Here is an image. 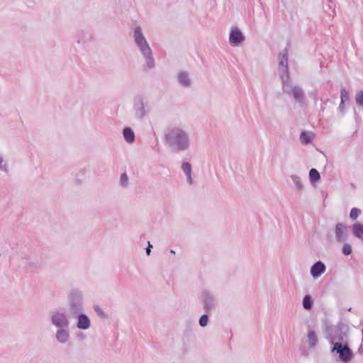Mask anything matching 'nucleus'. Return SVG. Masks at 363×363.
Here are the masks:
<instances>
[{
  "instance_id": "29",
  "label": "nucleus",
  "mask_w": 363,
  "mask_h": 363,
  "mask_svg": "<svg viewBox=\"0 0 363 363\" xmlns=\"http://www.w3.org/2000/svg\"><path fill=\"white\" fill-rule=\"evenodd\" d=\"M340 99H341V101H342V102H345V100H347L349 99V93L345 89V88H342V89H341Z\"/></svg>"
},
{
  "instance_id": "4",
  "label": "nucleus",
  "mask_w": 363,
  "mask_h": 363,
  "mask_svg": "<svg viewBox=\"0 0 363 363\" xmlns=\"http://www.w3.org/2000/svg\"><path fill=\"white\" fill-rule=\"evenodd\" d=\"M347 334L344 325H338L331 330L328 337L329 342L333 345L337 343H347Z\"/></svg>"
},
{
  "instance_id": "10",
  "label": "nucleus",
  "mask_w": 363,
  "mask_h": 363,
  "mask_svg": "<svg viewBox=\"0 0 363 363\" xmlns=\"http://www.w3.org/2000/svg\"><path fill=\"white\" fill-rule=\"evenodd\" d=\"M245 37L244 34L238 27L231 28L229 35V43L231 45L239 46L245 41Z\"/></svg>"
},
{
  "instance_id": "33",
  "label": "nucleus",
  "mask_w": 363,
  "mask_h": 363,
  "mask_svg": "<svg viewBox=\"0 0 363 363\" xmlns=\"http://www.w3.org/2000/svg\"><path fill=\"white\" fill-rule=\"evenodd\" d=\"M152 247V245L150 244V242H148V246L145 249L146 250V253L147 255H150V252H151V248Z\"/></svg>"
},
{
  "instance_id": "24",
  "label": "nucleus",
  "mask_w": 363,
  "mask_h": 363,
  "mask_svg": "<svg viewBox=\"0 0 363 363\" xmlns=\"http://www.w3.org/2000/svg\"><path fill=\"white\" fill-rule=\"evenodd\" d=\"M291 179L294 182V183L295 184L296 189L300 191H303V185L302 184V182H301L300 177L296 175H292Z\"/></svg>"
},
{
  "instance_id": "5",
  "label": "nucleus",
  "mask_w": 363,
  "mask_h": 363,
  "mask_svg": "<svg viewBox=\"0 0 363 363\" xmlns=\"http://www.w3.org/2000/svg\"><path fill=\"white\" fill-rule=\"evenodd\" d=\"M50 321L57 329L69 328V325L68 315L62 310L52 311L50 314Z\"/></svg>"
},
{
  "instance_id": "16",
  "label": "nucleus",
  "mask_w": 363,
  "mask_h": 363,
  "mask_svg": "<svg viewBox=\"0 0 363 363\" xmlns=\"http://www.w3.org/2000/svg\"><path fill=\"white\" fill-rule=\"evenodd\" d=\"M178 81L181 85L185 87L191 86V79L186 72H180L178 74Z\"/></svg>"
},
{
  "instance_id": "35",
  "label": "nucleus",
  "mask_w": 363,
  "mask_h": 363,
  "mask_svg": "<svg viewBox=\"0 0 363 363\" xmlns=\"http://www.w3.org/2000/svg\"><path fill=\"white\" fill-rule=\"evenodd\" d=\"M170 252H171L172 254H175V251H174V250H170Z\"/></svg>"
},
{
  "instance_id": "2",
  "label": "nucleus",
  "mask_w": 363,
  "mask_h": 363,
  "mask_svg": "<svg viewBox=\"0 0 363 363\" xmlns=\"http://www.w3.org/2000/svg\"><path fill=\"white\" fill-rule=\"evenodd\" d=\"M133 39L136 46L138 47L146 62L147 67L149 69L154 68L155 66V62L152 56V49L143 33L142 28L140 26H136L134 28Z\"/></svg>"
},
{
  "instance_id": "23",
  "label": "nucleus",
  "mask_w": 363,
  "mask_h": 363,
  "mask_svg": "<svg viewBox=\"0 0 363 363\" xmlns=\"http://www.w3.org/2000/svg\"><path fill=\"white\" fill-rule=\"evenodd\" d=\"M301 142L303 144H308L312 140V135L310 133L303 132L300 135Z\"/></svg>"
},
{
  "instance_id": "27",
  "label": "nucleus",
  "mask_w": 363,
  "mask_h": 363,
  "mask_svg": "<svg viewBox=\"0 0 363 363\" xmlns=\"http://www.w3.org/2000/svg\"><path fill=\"white\" fill-rule=\"evenodd\" d=\"M342 252L345 255H350L352 252V246L349 243H344Z\"/></svg>"
},
{
  "instance_id": "12",
  "label": "nucleus",
  "mask_w": 363,
  "mask_h": 363,
  "mask_svg": "<svg viewBox=\"0 0 363 363\" xmlns=\"http://www.w3.org/2000/svg\"><path fill=\"white\" fill-rule=\"evenodd\" d=\"M135 115L139 118L142 119L146 114L145 111V104L144 101V99L141 96H136L134 99V105H133Z\"/></svg>"
},
{
  "instance_id": "32",
  "label": "nucleus",
  "mask_w": 363,
  "mask_h": 363,
  "mask_svg": "<svg viewBox=\"0 0 363 363\" xmlns=\"http://www.w3.org/2000/svg\"><path fill=\"white\" fill-rule=\"evenodd\" d=\"M2 162H3V158H2V157L0 155V169H1V170H3V171L6 172V171H7L6 165V164H4V165H3V166H2V165H1Z\"/></svg>"
},
{
  "instance_id": "13",
  "label": "nucleus",
  "mask_w": 363,
  "mask_h": 363,
  "mask_svg": "<svg viewBox=\"0 0 363 363\" xmlns=\"http://www.w3.org/2000/svg\"><path fill=\"white\" fill-rule=\"evenodd\" d=\"M55 338L60 344H67L70 339L69 328H59L55 333Z\"/></svg>"
},
{
  "instance_id": "25",
  "label": "nucleus",
  "mask_w": 363,
  "mask_h": 363,
  "mask_svg": "<svg viewBox=\"0 0 363 363\" xmlns=\"http://www.w3.org/2000/svg\"><path fill=\"white\" fill-rule=\"evenodd\" d=\"M128 177L126 173H123L120 177V185L123 188H125L128 186Z\"/></svg>"
},
{
  "instance_id": "8",
  "label": "nucleus",
  "mask_w": 363,
  "mask_h": 363,
  "mask_svg": "<svg viewBox=\"0 0 363 363\" xmlns=\"http://www.w3.org/2000/svg\"><path fill=\"white\" fill-rule=\"evenodd\" d=\"M331 352H336L337 354H339L340 360L345 363L350 362L353 357L352 352L350 349L348 343L341 344L336 342L335 345H333Z\"/></svg>"
},
{
  "instance_id": "26",
  "label": "nucleus",
  "mask_w": 363,
  "mask_h": 363,
  "mask_svg": "<svg viewBox=\"0 0 363 363\" xmlns=\"http://www.w3.org/2000/svg\"><path fill=\"white\" fill-rule=\"evenodd\" d=\"M361 213V210L357 208H352L350 213V218L352 220H356L359 214Z\"/></svg>"
},
{
  "instance_id": "31",
  "label": "nucleus",
  "mask_w": 363,
  "mask_h": 363,
  "mask_svg": "<svg viewBox=\"0 0 363 363\" xmlns=\"http://www.w3.org/2000/svg\"><path fill=\"white\" fill-rule=\"evenodd\" d=\"M94 311L97 313L99 316L103 318H106L107 315L106 313L99 307V306H95Z\"/></svg>"
},
{
  "instance_id": "7",
  "label": "nucleus",
  "mask_w": 363,
  "mask_h": 363,
  "mask_svg": "<svg viewBox=\"0 0 363 363\" xmlns=\"http://www.w3.org/2000/svg\"><path fill=\"white\" fill-rule=\"evenodd\" d=\"M82 311V298L79 292H72L69 296V312L72 317H76Z\"/></svg>"
},
{
  "instance_id": "20",
  "label": "nucleus",
  "mask_w": 363,
  "mask_h": 363,
  "mask_svg": "<svg viewBox=\"0 0 363 363\" xmlns=\"http://www.w3.org/2000/svg\"><path fill=\"white\" fill-rule=\"evenodd\" d=\"M308 340L311 347H314L318 343V337L315 331L310 330L308 333Z\"/></svg>"
},
{
  "instance_id": "1",
  "label": "nucleus",
  "mask_w": 363,
  "mask_h": 363,
  "mask_svg": "<svg viewBox=\"0 0 363 363\" xmlns=\"http://www.w3.org/2000/svg\"><path fill=\"white\" fill-rule=\"evenodd\" d=\"M168 145L174 152L187 150L190 146L189 133L184 129L175 127L169 130L164 136Z\"/></svg>"
},
{
  "instance_id": "18",
  "label": "nucleus",
  "mask_w": 363,
  "mask_h": 363,
  "mask_svg": "<svg viewBox=\"0 0 363 363\" xmlns=\"http://www.w3.org/2000/svg\"><path fill=\"white\" fill-rule=\"evenodd\" d=\"M123 135L125 140L128 143L131 144L135 141V133L130 128H129V127L125 128L123 130Z\"/></svg>"
},
{
  "instance_id": "11",
  "label": "nucleus",
  "mask_w": 363,
  "mask_h": 363,
  "mask_svg": "<svg viewBox=\"0 0 363 363\" xmlns=\"http://www.w3.org/2000/svg\"><path fill=\"white\" fill-rule=\"evenodd\" d=\"M335 235L337 242H345L348 236L347 226L342 223H337L335 228Z\"/></svg>"
},
{
  "instance_id": "19",
  "label": "nucleus",
  "mask_w": 363,
  "mask_h": 363,
  "mask_svg": "<svg viewBox=\"0 0 363 363\" xmlns=\"http://www.w3.org/2000/svg\"><path fill=\"white\" fill-rule=\"evenodd\" d=\"M182 169L187 177V182L189 184H192L191 178V165L189 162H183L182 164Z\"/></svg>"
},
{
  "instance_id": "3",
  "label": "nucleus",
  "mask_w": 363,
  "mask_h": 363,
  "mask_svg": "<svg viewBox=\"0 0 363 363\" xmlns=\"http://www.w3.org/2000/svg\"><path fill=\"white\" fill-rule=\"evenodd\" d=\"M281 83L283 92L287 95L293 96L294 99L302 106L306 99L303 89L299 86L293 84L290 78L281 82Z\"/></svg>"
},
{
  "instance_id": "14",
  "label": "nucleus",
  "mask_w": 363,
  "mask_h": 363,
  "mask_svg": "<svg viewBox=\"0 0 363 363\" xmlns=\"http://www.w3.org/2000/svg\"><path fill=\"white\" fill-rule=\"evenodd\" d=\"M77 318V327L81 330H86L89 328L91 325V321L89 317L84 313H79L75 317Z\"/></svg>"
},
{
  "instance_id": "15",
  "label": "nucleus",
  "mask_w": 363,
  "mask_h": 363,
  "mask_svg": "<svg viewBox=\"0 0 363 363\" xmlns=\"http://www.w3.org/2000/svg\"><path fill=\"white\" fill-rule=\"evenodd\" d=\"M326 267L323 262L318 261L311 268V274L313 278H318L325 272Z\"/></svg>"
},
{
  "instance_id": "28",
  "label": "nucleus",
  "mask_w": 363,
  "mask_h": 363,
  "mask_svg": "<svg viewBox=\"0 0 363 363\" xmlns=\"http://www.w3.org/2000/svg\"><path fill=\"white\" fill-rule=\"evenodd\" d=\"M355 101L358 105L363 106V91H359L356 94Z\"/></svg>"
},
{
  "instance_id": "30",
  "label": "nucleus",
  "mask_w": 363,
  "mask_h": 363,
  "mask_svg": "<svg viewBox=\"0 0 363 363\" xmlns=\"http://www.w3.org/2000/svg\"><path fill=\"white\" fill-rule=\"evenodd\" d=\"M208 321V317L207 315L204 314V315H201L199 319V325L201 327H205L207 325Z\"/></svg>"
},
{
  "instance_id": "34",
  "label": "nucleus",
  "mask_w": 363,
  "mask_h": 363,
  "mask_svg": "<svg viewBox=\"0 0 363 363\" xmlns=\"http://www.w3.org/2000/svg\"><path fill=\"white\" fill-rule=\"evenodd\" d=\"M339 110L340 112L343 113L344 112V109H345V105H344V102L342 101H340V104L339 105V107H338Z\"/></svg>"
},
{
  "instance_id": "36",
  "label": "nucleus",
  "mask_w": 363,
  "mask_h": 363,
  "mask_svg": "<svg viewBox=\"0 0 363 363\" xmlns=\"http://www.w3.org/2000/svg\"><path fill=\"white\" fill-rule=\"evenodd\" d=\"M33 264H31V263H30V264H29V267H33Z\"/></svg>"
},
{
  "instance_id": "9",
  "label": "nucleus",
  "mask_w": 363,
  "mask_h": 363,
  "mask_svg": "<svg viewBox=\"0 0 363 363\" xmlns=\"http://www.w3.org/2000/svg\"><path fill=\"white\" fill-rule=\"evenodd\" d=\"M203 308L206 311H210L216 308L218 301L216 296L210 291L205 290L201 295Z\"/></svg>"
},
{
  "instance_id": "6",
  "label": "nucleus",
  "mask_w": 363,
  "mask_h": 363,
  "mask_svg": "<svg viewBox=\"0 0 363 363\" xmlns=\"http://www.w3.org/2000/svg\"><path fill=\"white\" fill-rule=\"evenodd\" d=\"M288 48H286L279 56V74L281 82L290 78L288 67Z\"/></svg>"
},
{
  "instance_id": "17",
  "label": "nucleus",
  "mask_w": 363,
  "mask_h": 363,
  "mask_svg": "<svg viewBox=\"0 0 363 363\" xmlns=\"http://www.w3.org/2000/svg\"><path fill=\"white\" fill-rule=\"evenodd\" d=\"M352 230L354 236L363 242V225L360 223H355L352 225Z\"/></svg>"
},
{
  "instance_id": "22",
  "label": "nucleus",
  "mask_w": 363,
  "mask_h": 363,
  "mask_svg": "<svg viewBox=\"0 0 363 363\" xmlns=\"http://www.w3.org/2000/svg\"><path fill=\"white\" fill-rule=\"evenodd\" d=\"M303 306L306 310H311L313 306V301L310 295H306L303 299Z\"/></svg>"
},
{
  "instance_id": "21",
  "label": "nucleus",
  "mask_w": 363,
  "mask_h": 363,
  "mask_svg": "<svg viewBox=\"0 0 363 363\" xmlns=\"http://www.w3.org/2000/svg\"><path fill=\"white\" fill-rule=\"evenodd\" d=\"M309 179L311 183H315L320 179L319 172L315 169H311L309 172Z\"/></svg>"
}]
</instances>
